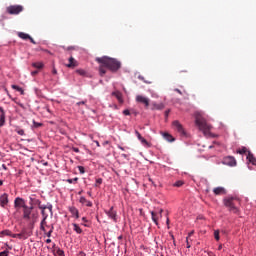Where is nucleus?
Here are the masks:
<instances>
[{
	"label": "nucleus",
	"mask_w": 256,
	"mask_h": 256,
	"mask_svg": "<svg viewBox=\"0 0 256 256\" xmlns=\"http://www.w3.org/2000/svg\"><path fill=\"white\" fill-rule=\"evenodd\" d=\"M193 233H195V231H191L188 235L189 237H191V235H193Z\"/></svg>",
	"instance_id": "e2e57ef3"
},
{
	"label": "nucleus",
	"mask_w": 256,
	"mask_h": 256,
	"mask_svg": "<svg viewBox=\"0 0 256 256\" xmlns=\"http://www.w3.org/2000/svg\"><path fill=\"white\" fill-rule=\"evenodd\" d=\"M80 256H86L85 252H80Z\"/></svg>",
	"instance_id": "680f3d73"
},
{
	"label": "nucleus",
	"mask_w": 256,
	"mask_h": 256,
	"mask_svg": "<svg viewBox=\"0 0 256 256\" xmlns=\"http://www.w3.org/2000/svg\"><path fill=\"white\" fill-rule=\"evenodd\" d=\"M213 193L216 195H227V190L224 187H216L213 189Z\"/></svg>",
	"instance_id": "4468645a"
},
{
	"label": "nucleus",
	"mask_w": 256,
	"mask_h": 256,
	"mask_svg": "<svg viewBox=\"0 0 256 256\" xmlns=\"http://www.w3.org/2000/svg\"><path fill=\"white\" fill-rule=\"evenodd\" d=\"M139 141L144 145V147H151V143H149L145 138L142 137Z\"/></svg>",
	"instance_id": "7c9ffc66"
},
{
	"label": "nucleus",
	"mask_w": 256,
	"mask_h": 256,
	"mask_svg": "<svg viewBox=\"0 0 256 256\" xmlns=\"http://www.w3.org/2000/svg\"><path fill=\"white\" fill-rule=\"evenodd\" d=\"M12 89H15L16 91L21 93V95H25V91L23 90V88H21V87H19L17 85H12Z\"/></svg>",
	"instance_id": "c85d7f7f"
},
{
	"label": "nucleus",
	"mask_w": 256,
	"mask_h": 256,
	"mask_svg": "<svg viewBox=\"0 0 256 256\" xmlns=\"http://www.w3.org/2000/svg\"><path fill=\"white\" fill-rule=\"evenodd\" d=\"M0 237H13L11 230H3L0 232Z\"/></svg>",
	"instance_id": "393cba45"
},
{
	"label": "nucleus",
	"mask_w": 256,
	"mask_h": 256,
	"mask_svg": "<svg viewBox=\"0 0 256 256\" xmlns=\"http://www.w3.org/2000/svg\"><path fill=\"white\" fill-rule=\"evenodd\" d=\"M151 217H152V221L155 223V225H159L158 221H159V215L157 214V212H151Z\"/></svg>",
	"instance_id": "b1692460"
},
{
	"label": "nucleus",
	"mask_w": 256,
	"mask_h": 256,
	"mask_svg": "<svg viewBox=\"0 0 256 256\" xmlns=\"http://www.w3.org/2000/svg\"><path fill=\"white\" fill-rule=\"evenodd\" d=\"M29 205H30V207H32V209H35V205L38 206V209H41V207L44 206V205L41 204V200H39L35 197H30Z\"/></svg>",
	"instance_id": "9b49d317"
},
{
	"label": "nucleus",
	"mask_w": 256,
	"mask_h": 256,
	"mask_svg": "<svg viewBox=\"0 0 256 256\" xmlns=\"http://www.w3.org/2000/svg\"><path fill=\"white\" fill-rule=\"evenodd\" d=\"M152 111H162V109H165V105L163 103H152V107H151Z\"/></svg>",
	"instance_id": "dca6fc26"
},
{
	"label": "nucleus",
	"mask_w": 256,
	"mask_h": 256,
	"mask_svg": "<svg viewBox=\"0 0 256 256\" xmlns=\"http://www.w3.org/2000/svg\"><path fill=\"white\" fill-rule=\"evenodd\" d=\"M5 125V110L3 107H0V127Z\"/></svg>",
	"instance_id": "a211bd4d"
},
{
	"label": "nucleus",
	"mask_w": 256,
	"mask_h": 256,
	"mask_svg": "<svg viewBox=\"0 0 256 256\" xmlns=\"http://www.w3.org/2000/svg\"><path fill=\"white\" fill-rule=\"evenodd\" d=\"M40 210H41V213H42V217L44 219H47V217H49V213L50 215H53V205H44V206H40Z\"/></svg>",
	"instance_id": "423d86ee"
},
{
	"label": "nucleus",
	"mask_w": 256,
	"mask_h": 256,
	"mask_svg": "<svg viewBox=\"0 0 256 256\" xmlns=\"http://www.w3.org/2000/svg\"><path fill=\"white\" fill-rule=\"evenodd\" d=\"M76 73H78V75H85V70L83 69H79V70H76Z\"/></svg>",
	"instance_id": "c03bdc74"
},
{
	"label": "nucleus",
	"mask_w": 256,
	"mask_h": 256,
	"mask_svg": "<svg viewBox=\"0 0 256 256\" xmlns=\"http://www.w3.org/2000/svg\"><path fill=\"white\" fill-rule=\"evenodd\" d=\"M6 246L8 247V249H10V250H12L13 249V247H11V246H9V245H7L6 244Z\"/></svg>",
	"instance_id": "69168bd1"
},
{
	"label": "nucleus",
	"mask_w": 256,
	"mask_h": 256,
	"mask_svg": "<svg viewBox=\"0 0 256 256\" xmlns=\"http://www.w3.org/2000/svg\"><path fill=\"white\" fill-rule=\"evenodd\" d=\"M106 215L109 217V219H112L114 223H117V211L111 207L108 211H105Z\"/></svg>",
	"instance_id": "9d476101"
},
{
	"label": "nucleus",
	"mask_w": 256,
	"mask_h": 256,
	"mask_svg": "<svg viewBox=\"0 0 256 256\" xmlns=\"http://www.w3.org/2000/svg\"><path fill=\"white\" fill-rule=\"evenodd\" d=\"M16 132L18 133V135H21V136L25 135V130L23 129H18L16 130Z\"/></svg>",
	"instance_id": "37998d69"
},
{
	"label": "nucleus",
	"mask_w": 256,
	"mask_h": 256,
	"mask_svg": "<svg viewBox=\"0 0 256 256\" xmlns=\"http://www.w3.org/2000/svg\"><path fill=\"white\" fill-rule=\"evenodd\" d=\"M0 256H9V250H4L0 252Z\"/></svg>",
	"instance_id": "a19ab883"
},
{
	"label": "nucleus",
	"mask_w": 256,
	"mask_h": 256,
	"mask_svg": "<svg viewBox=\"0 0 256 256\" xmlns=\"http://www.w3.org/2000/svg\"><path fill=\"white\" fill-rule=\"evenodd\" d=\"M66 67L68 68H73V67H77V61H75V58L70 57L69 58V64L66 65Z\"/></svg>",
	"instance_id": "4be33fe9"
},
{
	"label": "nucleus",
	"mask_w": 256,
	"mask_h": 256,
	"mask_svg": "<svg viewBox=\"0 0 256 256\" xmlns=\"http://www.w3.org/2000/svg\"><path fill=\"white\" fill-rule=\"evenodd\" d=\"M163 137H164V139H165L166 141H168L169 143H173V141H175V138H173V137L171 136V134H169V133H164V134H163Z\"/></svg>",
	"instance_id": "a878e982"
},
{
	"label": "nucleus",
	"mask_w": 256,
	"mask_h": 256,
	"mask_svg": "<svg viewBox=\"0 0 256 256\" xmlns=\"http://www.w3.org/2000/svg\"><path fill=\"white\" fill-rule=\"evenodd\" d=\"M82 221H83L84 223H87V218L83 217V218H82Z\"/></svg>",
	"instance_id": "4d7b16f0"
},
{
	"label": "nucleus",
	"mask_w": 256,
	"mask_h": 256,
	"mask_svg": "<svg viewBox=\"0 0 256 256\" xmlns=\"http://www.w3.org/2000/svg\"><path fill=\"white\" fill-rule=\"evenodd\" d=\"M80 203H82V205H86V207H93V202L85 199V197H80Z\"/></svg>",
	"instance_id": "aec40b11"
},
{
	"label": "nucleus",
	"mask_w": 256,
	"mask_h": 256,
	"mask_svg": "<svg viewBox=\"0 0 256 256\" xmlns=\"http://www.w3.org/2000/svg\"><path fill=\"white\" fill-rule=\"evenodd\" d=\"M119 149H121V151H125V148H123L122 146H118Z\"/></svg>",
	"instance_id": "bf43d9fd"
},
{
	"label": "nucleus",
	"mask_w": 256,
	"mask_h": 256,
	"mask_svg": "<svg viewBox=\"0 0 256 256\" xmlns=\"http://www.w3.org/2000/svg\"><path fill=\"white\" fill-rule=\"evenodd\" d=\"M182 185H183V181L179 180L175 182L174 187H182Z\"/></svg>",
	"instance_id": "58836bf2"
},
{
	"label": "nucleus",
	"mask_w": 256,
	"mask_h": 256,
	"mask_svg": "<svg viewBox=\"0 0 256 256\" xmlns=\"http://www.w3.org/2000/svg\"><path fill=\"white\" fill-rule=\"evenodd\" d=\"M173 128L175 131H177V133H179V135H181L182 137H185L187 135V132H185V128H183V125L181 124L180 121L175 120L173 123Z\"/></svg>",
	"instance_id": "39448f33"
},
{
	"label": "nucleus",
	"mask_w": 256,
	"mask_h": 256,
	"mask_svg": "<svg viewBox=\"0 0 256 256\" xmlns=\"http://www.w3.org/2000/svg\"><path fill=\"white\" fill-rule=\"evenodd\" d=\"M27 237H29V234H27V232L25 230H22L21 233L19 234H13L12 238L13 239H27Z\"/></svg>",
	"instance_id": "ddd939ff"
},
{
	"label": "nucleus",
	"mask_w": 256,
	"mask_h": 256,
	"mask_svg": "<svg viewBox=\"0 0 256 256\" xmlns=\"http://www.w3.org/2000/svg\"><path fill=\"white\" fill-rule=\"evenodd\" d=\"M135 135L137 137L138 140H140L141 138H143V136H141V133H139V131L135 130Z\"/></svg>",
	"instance_id": "49530a36"
},
{
	"label": "nucleus",
	"mask_w": 256,
	"mask_h": 256,
	"mask_svg": "<svg viewBox=\"0 0 256 256\" xmlns=\"http://www.w3.org/2000/svg\"><path fill=\"white\" fill-rule=\"evenodd\" d=\"M69 211L72 217H75V219H79V210L75 206L69 207Z\"/></svg>",
	"instance_id": "f3484780"
},
{
	"label": "nucleus",
	"mask_w": 256,
	"mask_h": 256,
	"mask_svg": "<svg viewBox=\"0 0 256 256\" xmlns=\"http://www.w3.org/2000/svg\"><path fill=\"white\" fill-rule=\"evenodd\" d=\"M18 37H20V39H23L24 41H27V39H31V36L25 32H18Z\"/></svg>",
	"instance_id": "5701e85b"
},
{
	"label": "nucleus",
	"mask_w": 256,
	"mask_h": 256,
	"mask_svg": "<svg viewBox=\"0 0 256 256\" xmlns=\"http://www.w3.org/2000/svg\"><path fill=\"white\" fill-rule=\"evenodd\" d=\"M77 105H85V101L78 102Z\"/></svg>",
	"instance_id": "5fc2aeb1"
},
{
	"label": "nucleus",
	"mask_w": 256,
	"mask_h": 256,
	"mask_svg": "<svg viewBox=\"0 0 256 256\" xmlns=\"http://www.w3.org/2000/svg\"><path fill=\"white\" fill-rule=\"evenodd\" d=\"M71 49H75V47L73 46L68 47V51H71Z\"/></svg>",
	"instance_id": "052dcab7"
},
{
	"label": "nucleus",
	"mask_w": 256,
	"mask_h": 256,
	"mask_svg": "<svg viewBox=\"0 0 256 256\" xmlns=\"http://www.w3.org/2000/svg\"><path fill=\"white\" fill-rule=\"evenodd\" d=\"M52 73L53 75H57V69L53 68Z\"/></svg>",
	"instance_id": "864d4df0"
},
{
	"label": "nucleus",
	"mask_w": 256,
	"mask_h": 256,
	"mask_svg": "<svg viewBox=\"0 0 256 256\" xmlns=\"http://www.w3.org/2000/svg\"><path fill=\"white\" fill-rule=\"evenodd\" d=\"M56 255H58V256H65V251H63L61 248H58L56 250Z\"/></svg>",
	"instance_id": "473e14b6"
},
{
	"label": "nucleus",
	"mask_w": 256,
	"mask_h": 256,
	"mask_svg": "<svg viewBox=\"0 0 256 256\" xmlns=\"http://www.w3.org/2000/svg\"><path fill=\"white\" fill-rule=\"evenodd\" d=\"M1 185H3V180H0V187H1Z\"/></svg>",
	"instance_id": "774afa93"
},
{
	"label": "nucleus",
	"mask_w": 256,
	"mask_h": 256,
	"mask_svg": "<svg viewBox=\"0 0 256 256\" xmlns=\"http://www.w3.org/2000/svg\"><path fill=\"white\" fill-rule=\"evenodd\" d=\"M214 239H216V241H219V239H220L219 230L214 231Z\"/></svg>",
	"instance_id": "c9c22d12"
},
{
	"label": "nucleus",
	"mask_w": 256,
	"mask_h": 256,
	"mask_svg": "<svg viewBox=\"0 0 256 256\" xmlns=\"http://www.w3.org/2000/svg\"><path fill=\"white\" fill-rule=\"evenodd\" d=\"M237 153H239L240 155H244V153H247V149L245 147H243V148L239 149L237 151Z\"/></svg>",
	"instance_id": "f704fd0d"
},
{
	"label": "nucleus",
	"mask_w": 256,
	"mask_h": 256,
	"mask_svg": "<svg viewBox=\"0 0 256 256\" xmlns=\"http://www.w3.org/2000/svg\"><path fill=\"white\" fill-rule=\"evenodd\" d=\"M46 243H51V239L48 238V239L46 240Z\"/></svg>",
	"instance_id": "0e129e2a"
},
{
	"label": "nucleus",
	"mask_w": 256,
	"mask_h": 256,
	"mask_svg": "<svg viewBox=\"0 0 256 256\" xmlns=\"http://www.w3.org/2000/svg\"><path fill=\"white\" fill-rule=\"evenodd\" d=\"M14 206L16 207V209L21 207L22 209H25L27 204L25 203V200L23 198L17 197L14 201Z\"/></svg>",
	"instance_id": "f8f14e48"
},
{
	"label": "nucleus",
	"mask_w": 256,
	"mask_h": 256,
	"mask_svg": "<svg viewBox=\"0 0 256 256\" xmlns=\"http://www.w3.org/2000/svg\"><path fill=\"white\" fill-rule=\"evenodd\" d=\"M136 103H140L141 105H144L145 109H149V98L143 96V95H137L135 98Z\"/></svg>",
	"instance_id": "0eeeda50"
},
{
	"label": "nucleus",
	"mask_w": 256,
	"mask_h": 256,
	"mask_svg": "<svg viewBox=\"0 0 256 256\" xmlns=\"http://www.w3.org/2000/svg\"><path fill=\"white\" fill-rule=\"evenodd\" d=\"M6 13L9 15H19V13H23L22 5H11L6 8Z\"/></svg>",
	"instance_id": "20e7f679"
},
{
	"label": "nucleus",
	"mask_w": 256,
	"mask_h": 256,
	"mask_svg": "<svg viewBox=\"0 0 256 256\" xmlns=\"http://www.w3.org/2000/svg\"><path fill=\"white\" fill-rule=\"evenodd\" d=\"M55 229V227H53V225L50 227V230L48 232H44L46 234L47 237H51V235L53 234V230Z\"/></svg>",
	"instance_id": "72a5a7b5"
},
{
	"label": "nucleus",
	"mask_w": 256,
	"mask_h": 256,
	"mask_svg": "<svg viewBox=\"0 0 256 256\" xmlns=\"http://www.w3.org/2000/svg\"><path fill=\"white\" fill-rule=\"evenodd\" d=\"M101 183H103V179H101V178L96 179L95 187H99V185H101Z\"/></svg>",
	"instance_id": "4c0bfd02"
},
{
	"label": "nucleus",
	"mask_w": 256,
	"mask_h": 256,
	"mask_svg": "<svg viewBox=\"0 0 256 256\" xmlns=\"http://www.w3.org/2000/svg\"><path fill=\"white\" fill-rule=\"evenodd\" d=\"M224 165H229L230 167H235L237 165V160L233 156H227L223 160Z\"/></svg>",
	"instance_id": "1a4fd4ad"
},
{
	"label": "nucleus",
	"mask_w": 256,
	"mask_h": 256,
	"mask_svg": "<svg viewBox=\"0 0 256 256\" xmlns=\"http://www.w3.org/2000/svg\"><path fill=\"white\" fill-rule=\"evenodd\" d=\"M123 115H131V112L126 109V110L123 111Z\"/></svg>",
	"instance_id": "09e8293b"
},
{
	"label": "nucleus",
	"mask_w": 256,
	"mask_h": 256,
	"mask_svg": "<svg viewBox=\"0 0 256 256\" xmlns=\"http://www.w3.org/2000/svg\"><path fill=\"white\" fill-rule=\"evenodd\" d=\"M186 247L187 249H191V244H189V237L186 238Z\"/></svg>",
	"instance_id": "de8ad7c7"
},
{
	"label": "nucleus",
	"mask_w": 256,
	"mask_h": 256,
	"mask_svg": "<svg viewBox=\"0 0 256 256\" xmlns=\"http://www.w3.org/2000/svg\"><path fill=\"white\" fill-rule=\"evenodd\" d=\"M223 204L227 207L228 211L230 213H234L235 215H238L239 213V208L237 207L238 205H241V200L237 197L233 196H228L224 198Z\"/></svg>",
	"instance_id": "f03ea898"
},
{
	"label": "nucleus",
	"mask_w": 256,
	"mask_h": 256,
	"mask_svg": "<svg viewBox=\"0 0 256 256\" xmlns=\"http://www.w3.org/2000/svg\"><path fill=\"white\" fill-rule=\"evenodd\" d=\"M96 63H99V75L100 77H105L107 75V70L111 73H117L121 69V61L117 58H111L109 56L97 57L95 59Z\"/></svg>",
	"instance_id": "f257e3e1"
},
{
	"label": "nucleus",
	"mask_w": 256,
	"mask_h": 256,
	"mask_svg": "<svg viewBox=\"0 0 256 256\" xmlns=\"http://www.w3.org/2000/svg\"><path fill=\"white\" fill-rule=\"evenodd\" d=\"M32 66H34L36 69H43L44 64L43 62H34Z\"/></svg>",
	"instance_id": "c756f323"
},
{
	"label": "nucleus",
	"mask_w": 256,
	"mask_h": 256,
	"mask_svg": "<svg viewBox=\"0 0 256 256\" xmlns=\"http://www.w3.org/2000/svg\"><path fill=\"white\" fill-rule=\"evenodd\" d=\"M97 147H101V144H99V141H95Z\"/></svg>",
	"instance_id": "13d9d810"
},
{
	"label": "nucleus",
	"mask_w": 256,
	"mask_h": 256,
	"mask_svg": "<svg viewBox=\"0 0 256 256\" xmlns=\"http://www.w3.org/2000/svg\"><path fill=\"white\" fill-rule=\"evenodd\" d=\"M38 73H39V71L35 70V71H32V72H31V75H32L33 77H35V75H37Z\"/></svg>",
	"instance_id": "3c124183"
},
{
	"label": "nucleus",
	"mask_w": 256,
	"mask_h": 256,
	"mask_svg": "<svg viewBox=\"0 0 256 256\" xmlns=\"http://www.w3.org/2000/svg\"><path fill=\"white\" fill-rule=\"evenodd\" d=\"M174 91H176V93H179V95H183V92H181V90H179L178 88H176Z\"/></svg>",
	"instance_id": "603ef678"
},
{
	"label": "nucleus",
	"mask_w": 256,
	"mask_h": 256,
	"mask_svg": "<svg viewBox=\"0 0 256 256\" xmlns=\"http://www.w3.org/2000/svg\"><path fill=\"white\" fill-rule=\"evenodd\" d=\"M196 125H198L200 131H203V133H209V131H211V125H209L204 118L199 116L196 117Z\"/></svg>",
	"instance_id": "7ed1b4c3"
},
{
	"label": "nucleus",
	"mask_w": 256,
	"mask_h": 256,
	"mask_svg": "<svg viewBox=\"0 0 256 256\" xmlns=\"http://www.w3.org/2000/svg\"><path fill=\"white\" fill-rule=\"evenodd\" d=\"M113 97H116L117 101L119 103H123V94H121V92L116 91V92H112Z\"/></svg>",
	"instance_id": "6ab92c4d"
},
{
	"label": "nucleus",
	"mask_w": 256,
	"mask_h": 256,
	"mask_svg": "<svg viewBox=\"0 0 256 256\" xmlns=\"http://www.w3.org/2000/svg\"><path fill=\"white\" fill-rule=\"evenodd\" d=\"M139 141L144 145V147H151V143H149L145 138L142 137Z\"/></svg>",
	"instance_id": "2f4dec72"
},
{
	"label": "nucleus",
	"mask_w": 256,
	"mask_h": 256,
	"mask_svg": "<svg viewBox=\"0 0 256 256\" xmlns=\"http://www.w3.org/2000/svg\"><path fill=\"white\" fill-rule=\"evenodd\" d=\"M73 151H74L75 153H79V148H73Z\"/></svg>",
	"instance_id": "6e6d98bb"
},
{
	"label": "nucleus",
	"mask_w": 256,
	"mask_h": 256,
	"mask_svg": "<svg viewBox=\"0 0 256 256\" xmlns=\"http://www.w3.org/2000/svg\"><path fill=\"white\" fill-rule=\"evenodd\" d=\"M31 215H37V212L33 211V206H26L23 208V218L31 219Z\"/></svg>",
	"instance_id": "6e6552de"
},
{
	"label": "nucleus",
	"mask_w": 256,
	"mask_h": 256,
	"mask_svg": "<svg viewBox=\"0 0 256 256\" xmlns=\"http://www.w3.org/2000/svg\"><path fill=\"white\" fill-rule=\"evenodd\" d=\"M247 160H248L249 163H251L252 165H256V158H255V156H254L251 152H248Z\"/></svg>",
	"instance_id": "412c9836"
},
{
	"label": "nucleus",
	"mask_w": 256,
	"mask_h": 256,
	"mask_svg": "<svg viewBox=\"0 0 256 256\" xmlns=\"http://www.w3.org/2000/svg\"><path fill=\"white\" fill-rule=\"evenodd\" d=\"M73 227H74V231L76 233H78V235H81L83 233V230L81 229V227H79L77 224H73Z\"/></svg>",
	"instance_id": "cd10ccee"
},
{
	"label": "nucleus",
	"mask_w": 256,
	"mask_h": 256,
	"mask_svg": "<svg viewBox=\"0 0 256 256\" xmlns=\"http://www.w3.org/2000/svg\"><path fill=\"white\" fill-rule=\"evenodd\" d=\"M9 203V196L7 194H3L0 196V205L1 207H5Z\"/></svg>",
	"instance_id": "2eb2a0df"
},
{
	"label": "nucleus",
	"mask_w": 256,
	"mask_h": 256,
	"mask_svg": "<svg viewBox=\"0 0 256 256\" xmlns=\"http://www.w3.org/2000/svg\"><path fill=\"white\" fill-rule=\"evenodd\" d=\"M28 39H29V41H31L33 43V45H37V42H35V40L31 36Z\"/></svg>",
	"instance_id": "8fccbe9b"
},
{
	"label": "nucleus",
	"mask_w": 256,
	"mask_h": 256,
	"mask_svg": "<svg viewBox=\"0 0 256 256\" xmlns=\"http://www.w3.org/2000/svg\"><path fill=\"white\" fill-rule=\"evenodd\" d=\"M47 225V219L43 218L41 223H40V229L41 231H43L44 233H46V229H45V226Z\"/></svg>",
	"instance_id": "bb28decb"
},
{
	"label": "nucleus",
	"mask_w": 256,
	"mask_h": 256,
	"mask_svg": "<svg viewBox=\"0 0 256 256\" xmlns=\"http://www.w3.org/2000/svg\"><path fill=\"white\" fill-rule=\"evenodd\" d=\"M209 256H215V254H213V252H210V253H209Z\"/></svg>",
	"instance_id": "338daca9"
},
{
	"label": "nucleus",
	"mask_w": 256,
	"mask_h": 256,
	"mask_svg": "<svg viewBox=\"0 0 256 256\" xmlns=\"http://www.w3.org/2000/svg\"><path fill=\"white\" fill-rule=\"evenodd\" d=\"M66 181H67V183H70V184L71 183H77V181H79V178L76 177V178H73V179H67Z\"/></svg>",
	"instance_id": "e433bc0d"
},
{
	"label": "nucleus",
	"mask_w": 256,
	"mask_h": 256,
	"mask_svg": "<svg viewBox=\"0 0 256 256\" xmlns=\"http://www.w3.org/2000/svg\"><path fill=\"white\" fill-rule=\"evenodd\" d=\"M157 215H158V219H161V217H163V209H160V210L157 212Z\"/></svg>",
	"instance_id": "a18cd8bd"
},
{
	"label": "nucleus",
	"mask_w": 256,
	"mask_h": 256,
	"mask_svg": "<svg viewBox=\"0 0 256 256\" xmlns=\"http://www.w3.org/2000/svg\"><path fill=\"white\" fill-rule=\"evenodd\" d=\"M33 125L34 127L38 128V127H42L43 124L42 123H39V122H35V120H33Z\"/></svg>",
	"instance_id": "79ce46f5"
},
{
	"label": "nucleus",
	"mask_w": 256,
	"mask_h": 256,
	"mask_svg": "<svg viewBox=\"0 0 256 256\" xmlns=\"http://www.w3.org/2000/svg\"><path fill=\"white\" fill-rule=\"evenodd\" d=\"M78 171H79V173H81V175H83V173H85V167L78 166Z\"/></svg>",
	"instance_id": "ea45409f"
}]
</instances>
